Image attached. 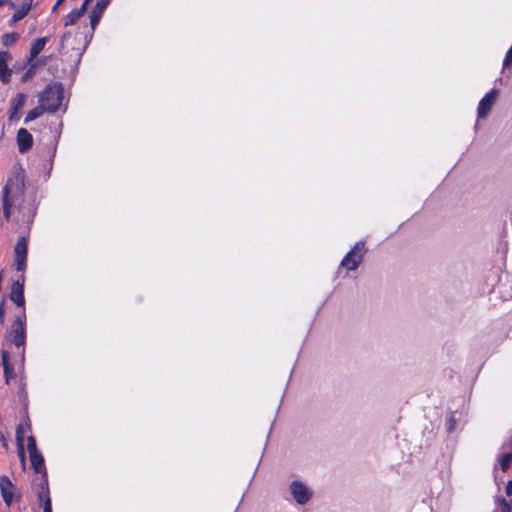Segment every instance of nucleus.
<instances>
[{
  "label": "nucleus",
  "instance_id": "obj_12",
  "mask_svg": "<svg viewBox=\"0 0 512 512\" xmlns=\"http://www.w3.org/2000/svg\"><path fill=\"white\" fill-rule=\"evenodd\" d=\"M23 284L16 282L11 290L10 298L19 307L24 305Z\"/></svg>",
  "mask_w": 512,
  "mask_h": 512
},
{
  "label": "nucleus",
  "instance_id": "obj_24",
  "mask_svg": "<svg viewBox=\"0 0 512 512\" xmlns=\"http://www.w3.org/2000/svg\"><path fill=\"white\" fill-rule=\"evenodd\" d=\"M27 448H28L29 454L38 451L37 446H36V441H35V438L33 436H29L28 437V439H27Z\"/></svg>",
  "mask_w": 512,
  "mask_h": 512
},
{
  "label": "nucleus",
  "instance_id": "obj_1",
  "mask_svg": "<svg viewBox=\"0 0 512 512\" xmlns=\"http://www.w3.org/2000/svg\"><path fill=\"white\" fill-rule=\"evenodd\" d=\"M63 100V87L60 84H49L39 95V102L46 108L47 112L54 113L61 106Z\"/></svg>",
  "mask_w": 512,
  "mask_h": 512
},
{
  "label": "nucleus",
  "instance_id": "obj_23",
  "mask_svg": "<svg viewBox=\"0 0 512 512\" xmlns=\"http://www.w3.org/2000/svg\"><path fill=\"white\" fill-rule=\"evenodd\" d=\"M457 421L453 412L447 416V431L453 432L456 429Z\"/></svg>",
  "mask_w": 512,
  "mask_h": 512
},
{
  "label": "nucleus",
  "instance_id": "obj_26",
  "mask_svg": "<svg viewBox=\"0 0 512 512\" xmlns=\"http://www.w3.org/2000/svg\"><path fill=\"white\" fill-rule=\"evenodd\" d=\"M511 65H512V46L510 47V49L506 53V56H505L504 61H503V67H509Z\"/></svg>",
  "mask_w": 512,
  "mask_h": 512
},
{
  "label": "nucleus",
  "instance_id": "obj_6",
  "mask_svg": "<svg viewBox=\"0 0 512 512\" xmlns=\"http://www.w3.org/2000/svg\"><path fill=\"white\" fill-rule=\"evenodd\" d=\"M27 250V240L24 237H22L21 239H19L14 249L16 269L18 271H22L26 267Z\"/></svg>",
  "mask_w": 512,
  "mask_h": 512
},
{
  "label": "nucleus",
  "instance_id": "obj_27",
  "mask_svg": "<svg viewBox=\"0 0 512 512\" xmlns=\"http://www.w3.org/2000/svg\"><path fill=\"white\" fill-rule=\"evenodd\" d=\"M108 3H109V0H100L96 3L94 9L103 13L104 10L106 9Z\"/></svg>",
  "mask_w": 512,
  "mask_h": 512
},
{
  "label": "nucleus",
  "instance_id": "obj_5",
  "mask_svg": "<svg viewBox=\"0 0 512 512\" xmlns=\"http://www.w3.org/2000/svg\"><path fill=\"white\" fill-rule=\"evenodd\" d=\"M25 316L17 317L12 324V340L17 347H21L25 344Z\"/></svg>",
  "mask_w": 512,
  "mask_h": 512
},
{
  "label": "nucleus",
  "instance_id": "obj_9",
  "mask_svg": "<svg viewBox=\"0 0 512 512\" xmlns=\"http://www.w3.org/2000/svg\"><path fill=\"white\" fill-rule=\"evenodd\" d=\"M9 60H11V55L9 52H0V80L3 83H8L10 81L11 71L7 65Z\"/></svg>",
  "mask_w": 512,
  "mask_h": 512
},
{
  "label": "nucleus",
  "instance_id": "obj_18",
  "mask_svg": "<svg viewBox=\"0 0 512 512\" xmlns=\"http://www.w3.org/2000/svg\"><path fill=\"white\" fill-rule=\"evenodd\" d=\"M39 500L43 503V512H52L51 499L48 492L42 488V491L38 494Z\"/></svg>",
  "mask_w": 512,
  "mask_h": 512
},
{
  "label": "nucleus",
  "instance_id": "obj_7",
  "mask_svg": "<svg viewBox=\"0 0 512 512\" xmlns=\"http://www.w3.org/2000/svg\"><path fill=\"white\" fill-rule=\"evenodd\" d=\"M17 143L20 152H26L33 144L32 135L25 128H21L17 132Z\"/></svg>",
  "mask_w": 512,
  "mask_h": 512
},
{
  "label": "nucleus",
  "instance_id": "obj_11",
  "mask_svg": "<svg viewBox=\"0 0 512 512\" xmlns=\"http://www.w3.org/2000/svg\"><path fill=\"white\" fill-rule=\"evenodd\" d=\"M29 455H30L31 466L34 469V471L36 473H43L44 475H46V470H45V466H44V458H43L42 454L39 451H37V452L31 453Z\"/></svg>",
  "mask_w": 512,
  "mask_h": 512
},
{
  "label": "nucleus",
  "instance_id": "obj_15",
  "mask_svg": "<svg viewBox=\"0 0 512 512\" xmlns=\"http://www.w3.org/2000/svg\"><path fill=\"white\" fill-rule=\"evenodd\" d=\"M46 43H47L46 37L37 39L31 46L30 59L36 58L37 55L44 49Z\"/></svg>",
  "mask_w": 512,
  "mask_h": 512
},
{
  "label": "nucleus",
  "instance_id": "obj_21",
  "mask_svg": "<svg viewBox=\"0 0 512 512\" xmlns=\"http://www.w3.org/2000/svg\"><path fill=\"white\" fill-rule=\"evenodd\" d=\"M82 15H80V13L74 9L72 10L67 16H66V20H65V26H69V25H73L77 22V20L79 18H81Z\"/></svg>",
  "mask_w": 512,
  "mask_h": 512
},
{
  "label": "nucleus",
  "instance_id": "obj_14",
  "mask_svg": "<svg viewBox=\"0 0 512 512\" xmlns=\"http://www.w3.org/2000/svg\"><path fill=\"white\" fill-rule=\"evenodd\" d=\"M44 112H47L46 108L40 103V105L33 108L29 111L24 119V122L27 124L43 115Z\"/></svg>",
  "mask_w": 512,
  "mask_h": 512
},
{
  "label": "nucleus",
  "instance_id": "obj_28",
  "mask_svg": "<svg viewBox=\"0 0 512 512\" xmlns=\"http://www.w3.org/2000/svg\"><path fill=\"white\" fill-rule=\"evenodd\" d=\"M90 1H91V0H85V1L82 3L81 7H80V8H78V9H76V10L80 13V15H82V16L84 15V13H85V11L87 10V6H88V4L90 3Z\"/></svg>",
  "mask_w": 512,
  "mask_h": 512
},
{
  "label": "nucleus",
  "instance_id": "obj_31",
  "mask_svg": "<svg viewBox=\"0 0 512 512\" xmlns=\"http://www.w3.org/2000/svg\"><path fill=\"white\" fill-rule=\"evenodd\" d=\"M64 1L65 0H57L55 5L52 8V11L55 12L57 10V8L59 7V5H61Z\"/></svg>",
  "mask_w": 512,
  "mask_h": 512
},
{
  "label": "nucleus",
  "instance_id": "obj_32",
  "mask_svg": "<svg viewBox=\"0 0 512 512\" xmlns=\"http://www.w3.org/2000/svg\"><path fill=\"white\" fill-rule=\"evenodd\" d=\"M3 362H4L5 372L7 373L8 372V366H7V354L6 353L3 354Z\"/></svg>",
  "mask_w": 512,
  "mask_h": 512
},
{
  "label": "nucleus",
  "instance_id": "obj_3",
  "mask_svg": "<svg viewBox=\"0 0 512 512\" xmlns=\"http://www.w3.org/2000/svg\"><path fill=\"white\" fill-rule=\"evenodd\" d=\"M288 489L293 500L299 505H305L313 497V490L303 481H292Z\"/></svg>",
  "mask_w": 512,
  "mask_h": 512
},
{
  "label": "nucleus",
  "instance_id": "obj_8",
  "mask_svg": "<svg viewBox=\"0 0 512 512\" xmlns=\"http://www.w3.org/2000/svg\"><path fill=\"white\" fill-rule=\"evenodd\" d=\"M27 100V95L20 93L11 100V111L9 120L13 121L18 119V113L23 109Z\"/></svg>",
  "mask_w": 512,
  "mask_h": 512
},
{
  "label": "nucleus",
  "instance_id": "obj_25",
  "mask_svg": "<svg viewBox=\"0 0 512 512\" xmlns=\"http://www.w3.org/2000/svg\"><path fill=\"white\" fill-rule=\"evenodd\" d=\"M502 512H511V504L504 498L499 500Z\"/></svg>",
  "mask_w": 512,
  "mask_h": 512
},
{
  "label": "nucleus",
  "instance_id": "obj_10",
  "mask_svg": "<svg viewBox=\"0 0 512 512\" xmlns=\"http://www.w3.org/2000/svg\"><path fill=\"white\" fill-rule=\"evenodd\" d=\"M0 488L5 503L9 505L13 500L14 486L8 477L4 476L0 478Z\"/></svg>",
  "mask_w": 512,
  "mask_h": 512
},
{
  "label": "nucleus",
  "instance_id": "obj_17",
  "mask_svg": "<svg viewBox=\"0 0 512 512\" xmlns=\"http://www.w3.org/2000/svg\"><path fill=\"white\" fill-rule=\"evenodd\" d=\"M498 464L503 472H506L512 464V451L498 457Z\"/></svg>",
  "mask_w": 512,
  "mask_h": 512
},
{
  "label": "nucleus",
  "instance_id": "obj_2",
  "mask_svg": "<svg viewBox=\"0 0 512 512\" xmlns=\"http://www.w3.org/2000/svg\"><path fill=\"white\" fill-rule=\"evenodd\" d=\"M365 252V243L363 241L357 242L342 259L341 266L349 271L356 270L362 262Z\"/></svg>",
  "mask_w": 512,
  "mask_h": 512
},
{
  "label": "nucleus",
  "instance_id": "obj_30",
  "mask_svg": "<svg viewBox=\"0 0 512 512\" xmlns=\"http://www.w3.org/2000/svg\"><path fill=\"white\" fill-rule=\"evenodd\" d=\"M4 314H5L4 305L1 304L0 305V320H1V322H3V320H4Z\"/></svg>",
  "mask_w": 512,
  "mask_h": 512
},
{
  "label": "nucleus",
  "instance_id": "obj_13",
  "mask_svg": "<svg viewBox=\"0 0 512 512\" xmlns=\"http://www.w3.org/2000/svg\"><path fill=\"white\" fill-rule=\"evenodd\" d=\"M32 1L33 0H24L22 2L20 8H18L12 15L11 21L13 23H16V22L22 20L28 14V12L30 11L31 6H32Z\"/></svg>",
  "mask_w": 512,
  "mask_h": 512
},
{
  "label": "nucleus",
  "instance_id": "obj_19",
  "mask_svg": "<svg viewBox=\"0 0 512 512\" xmlns=\"http://www.w3.org/2000/svg\"><path fill=\"white\" fill-rule=\"evenodd\" d=\"M23 437H24L23 430L21 427H18L17 431H16V440H17V444L19 447V457H20L21 461L24 463L25 462V451H24V446H23Z\"/></svg>",
  "mask_w": 512,
  "mask_h": 512
},
{
  "label": "nucleus",
  "instance_id": "obj_16",
  "mask_svg": "<svg viewBox=\"0 0 512 512\" xmlns=\"http://www.w3.org/2000/svg\"><path fill=\"white\" fill-rule=\"evenodd\" d=\"M4 195H3V213H4V216L6 217L7 220L10 219L11 217V214H12V205H11V202H10V198H9V189L8 187L6 186L4 188Z\"/></svg>",
  "mask_w": 512,
  "mask_h": 512
},
{
  "label": "nucleus",
  "instance_id": "obj_20",
  "mask_svg": "<svg viewBox=\"0 0 512 512\" xmlns=\"http://www.w3.org/2000/svg\"><path fill=\"white\" fill-rule=\"evenodd\" d=\"M102 14H103L102 12L93 8L91 15H90V25H91L92 30H95L96 26L98 25V23L102 17Z\"/></svg>",
  "mask_w": 512,
  "mask_h": 512
},
{
  "label": "nucleus",
  "instance_id": "obj_4",
  "mask_svg": "<svg viewBox=\"0 0 512 512\" xmlns=\"http://www.w3.org/2000/svg\"><path fill=\"white\" fill-rule=\"evenodd\" d=\"M499 95V90L492 89L488 94H486L479 102L477 114L479 118H484L491 111L493 105L495 104L497 97Z\"/></svg>",
  "mask_w": 512,
  "mask_h": 512
},
{
  "label": "nucleus",
  "instance_id": "obj_22",
  "mask_svg": "<svg viewBox=\"0 0 512 512\" xmlns=\"http://www.w3.org/2000/svg\"><path fill=\"white\" fill-rule=\"evenodd\" d=\"M17 39H18L17 33H9V34L3 35L2 42L5 46L8 47V46H11L12 44H14Z\"/></svg>",
  "mask_w": 512,
  "mask_h": 512
},
{
  "label": "nucleus",
  "instance_id": "obj_29",
  "mask_svg": "<svg viewBox=\"0 0 512 512\" xmlns=\"http://www.w3.org/2000/svg\"><path fill=\"white\" fill-rule=\"evenodd\" d=\"M506 494L508 496L512 495V480H509L506 484Z\"/></svg>",
  "mask_w": 512,
  "mask_h": 512
}]
</instances>
